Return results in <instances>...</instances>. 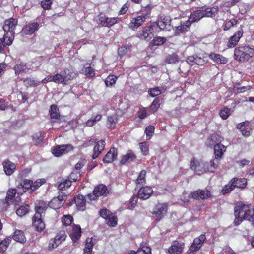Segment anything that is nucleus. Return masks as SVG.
Returning a JSON list of instances; mask_svg holds the SVG:
<instances>
[{"mask_svg": "<svg viewBox=\"0 0 254 254\" xmlns=\"http://www.w3.org/2000/svg\"><path fill=\"white\" fill-rule=\"evenodd\" d=\"M235 218L234 221L235 225H239L243 220H247L254 225V212L251 210V205L240 202L234 208Z\"/></svg>", "mask_w": 254, "mask_h": 254, "instance_id": "obj_1", "label": "nucleus"}, {"mask_svg": "<svg viewBox=\"0 0 254 254\" xmlns=\"http://www.w3.org/2000/svg\"><path fill=\"white\" fill-rule=\"evenodd\" d=\"M254 55V49L249 46H240L234 51V56L236 60L240 62L248 61Z\"/></svg>", "mask_w": 254, "mask_h": 254, "instance_id": "obj_2", "label": "nucleus"}, {"mask_svg": "<svg viewBox=\"0 0 254 254\" xmlns=\"http://www.w3.org/2000/svg\"><path fill=\"white\" fill-rule=\"evenodd\" d=\"M168 209L167 203H158L156 204L151 211L154 220L158 222L162 220L167 215Z\"/></svg>", "mask_w": 254, "mask_h": 254, "instance_id": "obj_3", "label": "nucleus"}, {"mask_svg": "<svg viewBox=\"0 0 254 254\" xmlns=\"http://www.w3.org/2000/svg\"><path fill=\"white\" fill-rule=\"evenodd\" d=\"M107 188L103 184H100L95 187L92 193L86 195V199L90 201L96 200L100 196H106L107 194Z\"/></svg>", "mask_w": 254, "mask_h": 254, "instance_id": "obj_4", "label": "nucleus"}, {"mask_svg": "<svg viewBox=\"0 0 254 254\" xmlns=\"http://www.w3.org/2000/svg\"><path fill=\"white\" fill-rule=\"evenodd\" d=\"M67 198V195L63 192L59 193L57 197L53 198L49 202V207L53 209H58L63 206Z\"/></svg>", "mask_w": 254, "mask_h": 254, "instance_id": "obj_5", "label": "nucleus"}, {"mask_svg": "<svg viewBox=\"0 0 254 254\" xmlns=\"http://www.w3.org/2000/svg\"><path fill=\"white\" fill-rule=\"evenodd\" d=\"M205 235H201L194 239L192 244L190 246L188 254H194V252L198 251L202 247L203 242L205 240Z\"/></svg>", "mask_w": 254, "mask_h": 254, "instance_id": "obj_6", "label": "nucleus"}, {"mask_svg": "<svg viewBox=\"0 0 254 254\" xmlns=\"http://www.w3.org/2000/svg\"><path fill=\"white\" fill-rule=\"evenodd\" d=\"M73 149L70 144L57 145L52 149V153L56 157L66 154Z\"/></svg>", "mask_w": 254, "mask_h": 254, "instance_id": "obj_7", "label": "nucleus"}, {"mask_svg": "<svg viewBox=\"0 0 254 254\" xmlns=\"http://www.w3.org/2000/svg\"><path fill=\"white\" fill-rule=\"evenodd\" d=\"M171 19L168 16H162L157 22V26L162 30L170 31L173 28L171 25Z\"/></svg>", "mask_w": 254, "mask_h": 254, "instance_id": "obj_8", "label": "nucleus"}, {"mask_svg": "<svg viewBox=\"0 0 254 254\" xmlns=\"http://www.w3.org/2000/svg\"><path fill=\"white\" fill-rule=\"evenodd\" d=\"M33 226L37 231H42L45 227V224L42 219V214L35 213L33 217Z\"/></svg>", "mask_w": 254, "mask_h": 254, "instance_id": "obj_9", "label": "nucleus"}, {"mask_svg": "<svg viewBox=\"0 0 254 254\" xmlns=\"http://www.w3.org/2000/svg\"><path fill=\"white\" fill-rule=\"evenodd\" d=\"M17 25V20L14 18H9L6 20L4 22V25L3 29L6 33H12L13 38L14 37V30L15 29L16 25Z\"/></svg>", "mask_w": 254, "mask_h": 254, "instance_id": "obj_10", "label": "nucleus"}, {"mask_svg": "<svg viewBox=\"0 0 254 254\" xmlns=\"http://www.w3.org/2000/svg\"><path fill=\"white\" fill-rule=\"evenodd\" d=\"M100 23L105 27H110L118 22L117 18H108L103 14H100L98 16Z\"/></svg>", "mask_w": 254, "mask_h": 254, "instance_id": "obj_11", "label": "nucleus"}, {"mask_svg": "<svg viewBox=\"0 0 254 254\" xmlns=\"http://www.w3.org/2000/svg\"><path fill=\"white\" fill-rule=\"evenodd\" d=\"M152 28L150 26L144 27L137 33V37L141 40H149L153 36Z\"/></svg>", "mask_w": 254, "mask_h": 254, "instance_id": "obj_12", "label": "nucleus"}, {"mask_svg": "<svg viewBox=\"0 0 254 254\" xmlns=\"http://www.w3.org/2000/svg\"><path fill=\"white\" fill-rule=\"evenodd\" d=\"M243 30L241 28L240 30L236 32L233 35L230 37L227 43V46L229 48L234 47L237 44L240 38L243 36Z\"/></svg>", "mask_w": 254, "mask_h": 254, "instance_id": "obj_13", "label": "nucleus"}, {"mask_svg": "<svg viewBox=\"0 0 254 254\" xmlns=\"http://www.w3.org/2000/svg\"><path fill=\"white\" fill-rule=\"evenodd\" d=\"M13 36L12 33H5L2 39L0 38V52H1L6 46L10 45L13 42Z\"/></svg>", "mask_w": 254, "mask_h": 254, "instance_id": "obj_14", "label": "nucleus"}, {"mask_svg": "<svg viewBox=\"0 0 254 254\" xmlns=\"http://www.w3.org/2000/svg\"><path fill=\"white\" fill-rule=\"evenodd\" d=\"M194 199H204L210 197V192L208 190H198L190 194Z\"/></svg>", "mask_w": 254, "mask_h": 254, "instance_id": "obj_15", "label": "nucleus"}, {"mask_svg": "<svg viewBox=\"0 0 254 254\" xmlns=\"http://www.w3.org/2000/svg\"><path fill=\"white\" fill-rule=\"evenodd\" d=\"M153 190L152 188L149 186H145L139 189L138 193V197L142 200H146L151 196Z\"/></svg>", "mask_w": 254, "mask_h": 254, "instance_id": "obj_16", "label": "nucleus"}, {"mask_svg": "<svg viewBox=\"0 0 254 254\" xmlns=\"http://www.w3.org/2000/svg\"><path fill=\"white\" fill-rule=\"evenodd\" d=\"M184 248V244L182 242H175L168 249V251L170 254H180Z\"/></svg>", "mask_w": 254, "mask_h": 254, "instance_id": "obj_17", "label": "nucleus"}, {"mask_svg": "<svg viewBox=\"0 0 254 254\" xmlns=\"http://www.w3.org/2000/svg\"><path fill=\"white\" fill-rule=\"evenodd\" d=\"M118 152L115 148H111L103 158V162L104 163H111L113 162L117 157Z\"/></svg>", "mask_w": 254, "mask_h": 254, "instance_id": "obj_18", "label": "nucleus"}, {"mask_svg": "<svg viewBox=\"0 0 254 254\" xmlns=\"http://www.w3.org/2000/svg\"><path fill=\"white\" fill-rule=\"evenodd\" d=\"M81 230L79 225H75L72 226V230L69 233V236L73 242H77L81 237Z\"/></svg>", "mask_w": 254, "mask_h": 254, "instance_id": "obj_19", "label": "nucleus"}, {"mask_svg": "<svg viewBox=\"0 0 254 254\" xmlns=\"http://www.w3.org/2000/svg\"><path fill=\"white\" fill-rule=\"evenodd\" d=\"M105 145V142L103 140H99L96 142V144L94 148L92 158L96 159L104 150Z\"/></svg>", "mask_w": 254, "mask_h": 254, "instance_id": "obj_20", "label": "nucleus"}, {"mask_svg": "<svg viewBox=\"0 0 254 254\" xmlns=\"http://www.w3.org/2000/svg\"><path fill=\"white\" fill-rule=\"evenodd\" d=\"M4 171L7 175H11L16 169V165L9 160H6L2 163Z\"/></svg>", "mask_w": 254, "mask_h": 254, "instance_id": "obj_21", "label": "nucleus"}, {"mask_svg": "<svg viewBox=\"0 0 254 254\" xmlns=\"http://www.w3.org/2000/svg\"><path fill=\"white\" fill-rule=\"evenodd\" d=\"M203 17H204L203 9H197L190 14L188 22H190V24L199 21Z\"/></svg>", "mask_w": 254, "mask_h": 254, "instance_id": "obj_22", "label": "nucleus"}, {"mask_svg": "<svg viewBox=\"0 0 254 254\" xmlns=\"http://www.w3.org/2000/svg\"><path fill=\"white\" fill-rule=\"evenodd\" d=\"M209 58L217 64H225L228 62L227 58L219 54L215 53L210 54Z\"/></svg>", "mask_w": 254, "mask_h": 254, "instance_id": "obj_23", "label": "nucleus"}, {"mask_svg": "<svg viewBox=\"0 0 254 254\" xmlns=\"http://www.w3.org/2000/svg\"><path fill=\"white\" fill-rule=\"evenodd\" d=\"M146 18L145 16H139L136 18H133L129 24V27L132 29H136L141 26L145 21Z\"/></svg>", "mask_w": 254, "mask_h": 254, "instance_id": "obj_24", "label": "nucleus"}, {"mask_svg": "<svg viewBox=\"0 0 254 254\" xmlns=\"http://www.w3.org/2000/svg\"><path fill=\"white\" fill-rule=\"evenodd\" d=\"M226 151V147L221 143H217L214 146V153L216 160L221 159L224 152Z\"/></svg>", "mask_w": 254, "mask_h": 254, "instance_id": "obj_25", "label": "nucleus"}, {"mask_svg": "<svg viewBox=\"0 0 254 254\" xmlns=\"http://www.w3.org/2000/svg\"><path fill=\"white\" fill-rule=\"evenodd\" d=\"M190 166L191 169L193 170L198 175L205 172L203 163H200L194 159L191 161Z\"/></svg>", "mask_w": 254, "mask_h": 254, "instance_id": "obj_26", "label": "nucleus"}, {"mask_svg": "<svg viewBox=\"0 0 254 254\" xmlns=\"http://www.w3.org/2000/svg\"><path fill=\"white\" fill-rule=\"evenodd\" d=\"M39 29V24L37 22L29 23L23 28L25 34H31Z\"/></svg>", "mask_w": 254, "mask_h": 254, "instance_id": "obj_27", "label": "nucleus"}, {"mask_svg": "<svg viewBox=\"0 0 254 254\" xmlns=\"http://www.w3.org/2000/svg\"><path fill=\"white\" fill-rule=\"evenodd\" d=\"M75 203L79 210L83 211L85 209L86 198L82 195L78 194L74 198Z\"/></svg>", "mask_w": 254, "mask_h": 254, "instance_id": "obj_28", "label": "nucleus"}, {"mask_svg": "<svg viewBox=\"0 0 254 254\" xmlns=\"http://www.w3.org/2000/svg\"><path fill=\"white\" fill-rule=\"evenodd\" d=\"M32 181L30 180L25 179L23 182L20 183L18 186V190L22 192V193L26 192L27 190H30L32 191Z\"/></svg>", "mask_w": 254, "mask_h": 254, "instance_id": "obj_29", "label": "nucleus"}, {"mask_svg": "<svg viewBox=\"0 0 254 254\" xmlns=\"http://www.w3.org/2000/svg\"><path fill=\"white\" fill-rule=\"evenodd\" d=\"M136 156L133 152L129 150L126 155H124L121 161V164H125L126 163H130L136 159Z\"/></svg>", "mask_w": 254, "mask_h": 254, "instance_id": "obj_30", "label": "nucleus"}, {"mask_svg": "<svg viewBox=\"0 0 254 254\" xmlns=\"http://www.w3.org/2000/svg\"><path fill=\"white\" fill-rule=\"evenodd\" d=\"M95 244V239H93L92 238H87L84 249V254H92L93 247Z\"/></svg>", "mask_w": 254, "mask_h": 254, "instance_id": "obj_31", "label": "nucleus"}, {"mask_svg": "<svg viewBox=\"0 0 254 254\" xmlns=\"http://www.w3.org/2000/svg\"><path fill=\"white\" fill-rule=\"evenodd\" d=\"M61 73L66 83L69 80H72L75 78L76 76V74L74 72L68 68L64 69Z\"/></svg>", "mask_w": 254, "mask_h": 254, "instance_id": "obj_32", "label": "nucleus"}, {"mask_svg": "<svg viewBox=\"0 0 254 254\" xmlns=\"http://www.w3.org/2000/svg\"><path fill=\"white\" fill-rule=\"evenodd\" d=\"M218 8L217 7H208L203 9V13L204 17L213 18L217 14Z\"/></svg>", "mask_w": 254, "mask_h": 254, "instance_id": "obj_33", "label": "nucleus"}, {"mask_svg": "<svg viewBox=\"0 0 254 254\" xmlns=\"http://www.w3.org/2000/svg\"><path fill=\"white\" fill-rule=\"evenodd\" d=\"M218 164V161L217 160H211L209 162H205L203 163V167L205 169V172L210 171L213 172L217 168Z\"/></svg>", "mask_w": 254, "mask_h": 254, "instance_id": "obj_34", "label": "nucleus"}, {"mask_svg": "<svg viewBox=\"0 0 254 254\" xmlns=\"http://www.w3.org/2000/svg\"><path fill=\"white\" fill-rule=\"evenodd\" d=\"M16 193L18 195H21L22 194V192L18 190V189L17 190L15 189H9L7 192V195L5 198L6 203L7 204L9 203V202L13 199Z\"/></svg>", "mask_w": 254, "mask_h": 254, "instance_id": "obj_35", "label": "nucleus"}, {"mask_svg": "<svg viewBox=\"0 0 254 254\" xmlns=\"http://www.w3.org/2000/svg\"><path fill=\"white\" fill-rule=\"evenodd\" d=\"M13 239L15 241L21 243H24L26 241V239L23 232L20 230H16L15 231Z\"/></svg>", "mask_w": 254, "mask_h": 254, "instance_id": "obj_36", "label": "nucleus"}, {"mask_svg": "<svg viewBox=\"0 0 254 254\" xmlns=\"http://www.w3.org/2000/svg\"><path fill=\"white\" fill-rule=\"evenodd\" d=\"M179 61L178 55L176 53L169 54L166 57L165 62L168 64H173Z\"/></svg>", "mask_w": 254, "mask_h": 254, "instance_id": "obj_37", "label": "nucleus"}, {"mask_svg": "<svg viewBox=\"0 0 254 254\" xmlns=\"http://www.w3.org/2000/svg\"><path fill=\"white\" fill-rule=\"evenodd\" d=\"M27 67L26 64L23 62H20L14 66V69L16 75H19L22 72H25Z\"/></svg>", "mask_w": 254, "mask_h": 254, "instance_id": "obj_38", "label": "nucleus"}, {"mask_svg": "<svg viewBox=\"0 0 254 254\" xmlns=\"http://www.w3.org/2000/svg\"><path fill=\"white\" fill-rule=\"evenodd\" d=\"M232 179H235V181L234 182L235 188L237 187L243 189L246 186L247 180L245 178H233Z\"/></svg>", "mask_w": 254, "mask_h": 254, "instance_id": "obj_39", "label": "nucleus"}, {"mask_svg": "<svg viewBox=\"0 0 254 254\" xmlns=\"http://www.w3.org/2000/svg\"><path fill=\"white\" fill-rule=\"evenodd\" d=\"M48 206H49V203L47 204L43 201L39 202L35 206L36 213H39L42 214V213L47 209Z\"/></svg>", "mask_w": 254, "mask_h": 254, "instance_id": "obj_40", "label": "nucleus"}, {"mask_svg": "<svg viewBox=\"0 0 254 254\" xmlns=\"http://www.w3.org/2000/svg\"><path fill=\"white\" fill-rule=\"evenodd\" d=\"M24 85L27 87H35L37 86L40 84V81L37 80H35L34 78L32 77H27L24 80Z\"/></svg>", "mask_w": 254, "mask_h": 254, "instance_id": "obj_41", "label": "nucleus"}, {"mask_svg": "<svg viewBox=\"0 0 254 254\" xmlns=\"http://www.w3.org/2000/svg\"><path fill=\"white\" fill-rule=\"evenodd\" d=\"M82 72L89 77H93L95 75L94 69L88 64H86L82 69Z\"/></svg>", "mask_w": 254, "mask_h": 254, "instance_id": "obj_42", "label": "nucleus"}, {"mask_svg": "<svg viewBox=\"0 0 254 254\" xmlns=\"http://www.w3.org/2000/svg\"><path fill=\"white\" fill-rule=\"evenodd\" d=\"M117 123V119L116 116H109L107 118L106 126L108 128L113 129L115 127Z\"/></svg>", "mask_w": 254, "mask_h": 254, "instance_id": "obj_43", "label": "nucleus"}, {"mask_svg": "<svg viewBox=\"0 0 254 254\" xmlns=\"http://www.w3.org/2000/svg\"><path fill=\"white\" fill-rule=\"evenodd\" d=\"M29 208L28 205H22L17 209L16 214L20 217H23L29 212Z\"/></svg>", "mask_w": 254, "mask_h": 254, "instance_id": "obj_44", "label": "nucleus"}, {"mask_svg": "<svg viewBox=\"0 0 254 254\" xmlns=\"http://www.w3.org/2000/svg\"><path fill=\"white\" fill-rule=\"evenodd\" d=\"M234 181L235 179H231V180L229 182V183L224 186V187L222 190V192L223 193V194L229 193L233 190H234V189L235 188L234 186Z\"/></svg>", "mask_w": 254, "mask_h": 254, "instance_id": "obj_45", "label": "nucleus"}, {"mask_svg": "<svg viewBox=\"0 0 254 254\" xmlns=\"http://www.w3.org/2000/svg\"><path fill=\"white\" fill-rule=\"evenodd\" d=\"M131 45L130 44H126L121 46L118 49V54L120 56H123L127 54L130 50Z\"/></svg>", "mask_w": 254, "mask_h": 254, "instance_id": "obj_46", "label": "nucleus"}, {"mask_svg": "<svg viewBox=\"0 0 254 254\" xmlns=\"http://www.w3.org/2000/svg\"><path fill=\"white\" fill-rule=\"evenodd\" d=\"M132 254H151V248L147 246H143L138 249L136 252H131Z\"/></svg>", "mask_w": 254, "mask_h": 254, "instance_id": "obj_47", "label": "nucleus"}, {"mask_svg": "<svg viewBox=\"0 0 254 254\" xmlns=\"http://www.w3.org/2000/svg\"><path fill=\"white\" fill-rule=\"evenodd\" d=\"M190 25V23L187 21L186 22V23H183V24H181L180 26L176 27L175 32L176 34H179L180 33L187 31V29Z\"/></svg>", "mask_w": 254, "mask_h": 254, "instance_id": "obj_48", "label": "nucleus"}, {"mask_svg": "<svg viewBox=\"0 0 254 254\" xmlns=\"http://www.w3.org/2000/svg\"><path fill=\"white\" fill-rule=\"evenodd\" d=\"M49 112L52 119H57L59 118L60 115L58 113V109L56 105H52L51 106V109Z\"/></svg>", "mask_w": 254, "mask_h": 254, "instance_id": "obj_49", "label": "nucleus"}, {"mask_svg": "<svg viewBox=\"0 0 254 254\" xmlns=\"http://www.w3.org/2000/svg\"><path fill=\"white\" fill-rule=\"evenodd\" d=\"M53 76V82L56 83H62L66 84V82L64 79L61 73H57Z\"/></svg>", "mask_w": 254, "mask_h": 254, "instance_id": "obj_50", "label": "nucleus"}, {"mask_svg": "<svg viewBox=\"0 0 254 254\" xmlns=\"http://www.w3.org/2000/svg\"><path fill=\"white\" fill-rule=\"evenodd\" d=\"M106 224L111 227H115L117 224V218L116 216L112 214L106 219Z\"/></svg>", "mask_w": 254, "mask_h": 254, "instance_id": "obj_51", "label": "nucleus"}, {"mask_svg": "<svg viewBox=\"0 0 254 254\" xmlns=\"http://www.w3.org/2000/svg\"><path fill=\"white\" fill-rule=\"evenodd\" d=\"M166 39L165 37H155L152 41L151 44L152 46H159L165 43Z\"/></svg>", "mask_w": 254, "mask_h": 254, "instance_id": "obj_52", "label": "nucleus"}, {"mask_svg": "<svg viewBox=\"0 0 254 254\" xmlns=\"http://www.w3.org/2000/svg\"><path fill=\"white\" fill-rule=\"evenodd\" d=\"M102 116L100 114L96 115L94 117H92L86 122V125L89 127L93 126L97 122L100 121Z\"/></svg>", "mask_w": 254, "mask_h": 254, "instance_id": "obj_53", "label": "nucleus"}, {"mask_svg": "<svg viewBox=\"0 0 254 254\" xmlns=\"http://www.w3.org/2000/svg\"><path fill=\"white\" fill-rule=\"evenodd\" d=\"M146 171L144 170H142L139 175H138L136 180V183L137 184H142L145 182V176H146Z\"/></svg>", "mask_w": 254, "mask_h": 254, "instance_id": "obj_54", "label": "nucleus"}, {"mask_svg": "<svg viewBox=\"0 0 254 254\" xmlns=\"http://www.w3.org/2000/svg\"><path fill=\"white\" fill-rule=\"evenodd\" d=\"M33 139L36 145H39L42 142L44 138V133L42 132H38L33 135Z\"/></svg>", "mask_w": 254, "mask_h": 254, "instance_id": "obj_55", "label": "nucleus"}, {"mask_svg": "<svg viewBox=\"0 0 254 254\" xmlns=\"http://www.w3.org/2000/svg\"><path fill=\"white\" fill-rule=\"evenodd\" d=\"M10 243L9 239H5L2 241L0 243V252H4Z\"/></svg>", "mask_w": 254, "mask_h": 254, "instance_id": "obj_56", "label": "nucleus"}, {"mask_svg": "<svg viewBox=\"0 0 254 254\" xmlns=\"http://www.w3.org/2000/svg\"><path fill=\"white\" fill-rule=\"evenodd\" d=\"M117 77L115 76L109 75L106 78L105 82L107 86H110L115 83Z\"/></svg>", "mask_w": 254, "mask_h": 254, "instance_id": "obj_57", "label": "nucleus"}, {"mask_svg": "<svg viewBox=\"0 0 254 254\" xmlns=\"http://www.w3.org/2000/svg\"><path fill=\"white\" fill-rule=\"evenodd\" d=\"M237 23V21L235 19H232L230 21L226 22L224 26V30L227 31L230 29L231 27L236 25Z\"/></svg>", "mask_w": 254, "mask_h": 254, "instance_id": "obj_58", "label": "nucleus"}, {"mask_svg": "<svg viewBox=\"0 0 254 254\" xmlns=\"http://www.w3.org/2000/svg\"><path fill=\"white\" fill-rule=\"evenodd\" d=\"M154 130V127L152 126H149L146 127L145 132L146 134L147 139H150L152 137Z\"/></svg>", "mask_w": 254, "mask_h": 254, "instance_id": "obj_59", "label": "nucleus"}, {"mask_svg": "<svg viewBox=\"0 0 254 254\" xmlns=\"http://www.w3.org/2000/svg\"><path fill=\"white\" fill-rule=\"evenodd\" d=\"M73 220V217L70 215L64 216L62 219V222L65 226H69Z\"/></svg>", "mask_w": 254, "mask_h": 254, "instance_id": "obj_60", "label": "nucleus"}, {"mask_svg": "<svg viewBox=\"0 0 254 254\" xmlns=\"http://www.w3.org/2000/svg\"><path fill=\"white\" fill-rule=\"evenodd\" d=\"M148 93L151 97H154L160 95L161 93V91L159 87H155L150 89L148 91Z\"/></svg>", "mask_w": 254, "mask_h": 254, "instance_id": "obj_61", "label": "nucleus"}, {"mask_svg": "<svg viewBox=\"0 0 254 254\" xmlns=\"http://www.w3.org/2000/svg\"><path fill=\"white\" fill-rule=\"evenodd\" d=\"M230 109L227 107H225L221 110L220 112V116L223 119H226L230 115Z\"/></svg>", "mask_w": 254, "mask_h": 254, "instance_id": "obj_62", "label": "nucleus"}, {"mask_svg": "<svg viewBox=\"0 0 254 254\" xmlns=\"http://www.w3.org/2000/svg\"><path fill=\"white\" fill-rule=\"evenodd\" d=\"M112 214H113L111 211L106 209H102L100 211V216L105 220L107 219L110 216V215H112Z\"/></svg>", "mask_w": 254, "mask_h": 254, "instance_id": "obj_63", "label": "nucleus"}, {"mask_svg": "<svg viewBox=\"0 0 254 254\" xmlns=\"http://www.w3.org/2000/svg\"><path fill=\"white\" fill-rule=\"evenodd\" d=\"M61 242L59 240L57 239L55 237L54 239H52L50 240L49 243V248L54 249L57 248L60 244Z\"/></svg>", "mask_w": 254, "mask_h": 254, "instance_id": "obj_64", "label": "nucleus"}]
</instances>
